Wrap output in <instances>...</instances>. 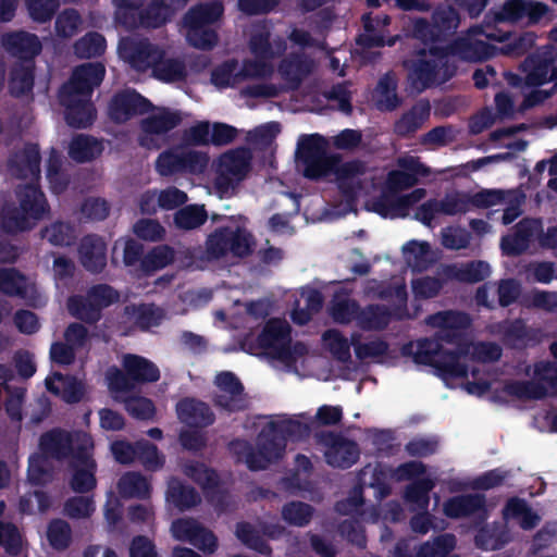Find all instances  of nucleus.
I'll return each instance as SVG.
<instances>
[{
	"label": "nucleus",
	"instance_id": "27",
	"mask_svg": "<svg viewBox=\"0 0 557 557\" xmlns=\"http://www.w3.org/2000/svg\"><path fill=\"white\" fill-rule=\"evenodd\" d=\"M174 0H152L145 9L129 17L126 22L127 28H159L165 25L174 14L172 4Z\"/></svg>",
	"mask_w": 557,
	"mask_h": 557
},
{
	"label": "nucleus",
	"instance_id": "57",
	"mask_svg": "<svg viewBox=\"0 0 557 557\" xmlns=\"http://www.w3.org/2000/svg\"><path fill=\"white\" fill-rule=\"evenodd\" d=\"M235 534L237 539L248 548L267 556L272 554V548L269 543L249 522H238L236 524Z\"/></svg>",
	"mask_w": 557,
	"mask_h": 557
},
{
	"label": "nucleus",
	"instance_id": "53",
	"mask_svg": "<svg viewBox=\"0 0 557 557\" xmlns=\"http://www.w3.org/2000/svg\"><path fill=\"white\" fill-rule=\"evenodd\" d=\"M175 251L169 245H159L150 249L141 259L140 270L146 275L164 269L174 261Z\"/></svg>",
	"mask_w": 557,
	"mask_h": 557
},
{
	"label": "nucleus",
	"instance_id": "34",
	"mask_svg": "<svg viewBox=\"0 0 557 557\" xmlns=\"http://www.w3.org/2000/svg\"><path fill=\"white\" fill-rule=\"evenodd\" d=\"M41 153L38 144L25 143L21 149L13 151L8 159V166L16 174H41Z\"/></svg>",
	"mask_w": 557,
	"mask_h": 557
},
{
	"label": "nucleus",
	"instance_id": "23",
	"mask_svg": "<svg viewBox=\"0 0 557 557\" xmlns=\"http://www.w3.org/2000/svg\"><path fill=\"white\" fill-rule=\"evenodd\" d=\"M2 45L10 55L18 59L16 63H35L42 50L38 36L25 30L3 35Z\"/></svg>",
	"mask_w": 557,
	"mask_h": 557
},
{
	"label": "nucleus",
	"instance_id": "28",
	"mask_svg": "<svg viewBox=\"0 0 557 557\" xmlns=\"http://www.w3.org/2000/svg\"><path fill=\"white\" fill-rule=\"evenodd\" d=\"M253 157L249 147L239 146L221 153L212 166L215 174H250Z\"/></svg>",
	"mask_w": 557,
	"mask_h": 557
},
{
	"label": "nucleus",
	"instance_id": "64",
	"mask_svg": "<svg viewBox=\"0 0 557 557\" xmlns=\"http://www.w3.org/2000/svg\"><path fill=\"white\" fill-rule=\"evenodd\" d=\"M322 338L332 356L339 362H348L351 359L350 345L348 339L337 330H326Z\"/></svg>",
	"mask_w": 557,
	"mask_h": 557
},
{
	"label": "nucleus",
	"instance_id": "35",
	"mask_svg": "<svg viewBox=\"0 0 557 557\" xmlns=\"http://www.w3.org/2000/svg\"><path fill=\"white\" fill-rule=\"evenodd\" d=\"M223 11V4L219 1L196 4L184 15V26L186 29L212 27L220 20Z\"/></svg>",
	"mask_w": 557,
	"mask_h": 557
},
{
	"label": "nucleus",
	"instance_id": "11",
	"mask_svg": "<svg viewBox=\"0 0 557 557\" xmlns=\"http://www.w3.org/2000/svg\"><path fill=\"white\" fill-rule=\"evenodd\" d=\"M338 189V199L335 200L334 208L339 214L357 212L358 199L363 197L368 199L371 190L375 187L371 182V176H334Z\"/></svg>",
	"mask_w": 557,
	"mask_h": 557
},
{
	"label": "nucleus",
	"instance_id": "24",
	"mask_svg": "<svg viewBox=\"0 0 557 557\" xmlns=\"http://www.w3.org/2000/svg\"><path fill=\"white\" fill-rule=\"evenodd\" d=\"M162 49L149 39L128 40L121 47V52L129 65L138 72L152 71Z\"/></svg>",
	"mask_w": 557,
	"mask_h": 557
},
{
	"label": "nucleus",
	"instance_id": "1",
	"mask_svg": "<svg viewBox=\"0 0 557 557\" xmlns=\"http://www.w3.org/2000/svg\"><path fill=\"white\" fill-rule=\"evenodd\" d=\"M470 346L465 330L438 329L433 338L404 344L400 352L412 357L417 364L434 368L436 375L447 381L468 376V366L461 358L469 355Z\"/></svg>",
	"mask_w": 557,
	"mask_h": 557
},
{
	"label": "nucleus",
	"instance_id": "60",
	"mask_svg": "<svg viewBox=\"0 0 557 557\" xmlns=\"http://www.w3.org/2000/svg\"><path fill=\"white\" fill-rule=\"evenodd\" d=\"M428 324L437 329H455L467 330L471 324V319L468 313L461 311H440L431 314Z\"/></svg>",
	"mask_w": 557,
	"mask_h": 557
},
{
	"label": "nucleus",
	"instance_id": "33",
	"mask_svg": "<svg viewBox=\"0 0 557 557\" xmlns=\"http://www.w3.org/2000/svg\"><path fill=\"white\" fill-rule=\"evenodd\" d=\"M408 69L410 87L417 92H422L440 83L437 79L440 64L436 60L419 58L412 60Z\"/></svg>",
	"mask_w": 557,
	"mask_h": 557
},
{
	"label": "nucleus",
	"instance_id": "4",
	"mask_svg": "<svg viewBox=\"0 0 557 557\" xmlns=\"http://www.w3.org/2000/svg\"><path fill=\"white\" fill-rule=\"evenodd\" d=\"M121 364L122 369L111 366L106 371L107 386L112 394H128L138 385L160 380L157 364L143 356L125 354Z\"/></svg>",
	"mask_w": 557,
	"mask_h": 557
},
{
	"label": "nucleus",
	"instance_id": "59",
	"mask_svg": "<svg viewBox=\"0 0 557 557\" xmlns=\"http://www.w3.org/2000/svg\"><path fill=\"white\" fill-rule=\"evenodd\" d=\"M314 508L300 500L286 503L282 508V518L289 525L306 527L310 523Z\"/></svg>",
	"mask_w": 557,
	"mask_h": 557
},
{
	"label": "nucleus",
	"instance_id": "19",
	"mask_svg": "<svg viewBox=\"0 0 557 557\" xmlns=\"http://www.w3.org/2000/svg\"><path fill=\"white\" fill-rule=\"evenodd\" d=\"M322 440L327 446L325 460L331 467L349 469L359 460L360 448L355 441L332 431L324 433Z\"/></svg>",
	"mask_w": 557,
	"mask_h": 557
},
{
	"label": "nucleus",
	"instance_id": "13",
	"mask_svg": "<svg viewBox=\"0 0 557 557\" xmlns=\"http://www.w3.org/2000/svg\"><path fill=\"white\" fill-rule=\"evenodd\" d=\"M171 532L175 540L187 542L206 554H213L218 549L215 534L194 518L175 519Z\"/></svg>",
	"mask_w": 557,
	"mask_h": 557
},
{
	"label": "nucleus",
	"instance_id": "30",
	"mask_svg": "<svg viewBox=\"0 0 557 557\" xmlns=\"http://www.w3.org/2000/svg\"><path fill=\"white\" fill-rule=\"evenodd\" d=\"M176 413L181 422L190 428H207L215 420L210 406L196 398L181 399L176 405Z\"/></svg>",
	"mask_w": 557,
	"mask_h": 557
},
{
	"label": "nucleus",
	"instance_id": "14",
	"mask_svg": "<svg viewBox=\"0 0 557 557\" xmlns=\"http://www.w3.org/2000/svg\"><path fill=\"white\" fill-rule=\"evenodd\" d=\"M495 332L507 348L522 349L541 343L543 332L532 327L522 318L504 320L495 324Z\"/></svg>",
	"mask_w": 557,
	"mask_h": 557
},
{
	"label": "nucleus",
	"instance_id": "58",
	"mask_svg": "<svg viewBox=\"0 0 557 557\" xmlns=\"http://www.w3.org/2000/svg\"><path fill=\"white\" fill-rule=\"evenodd\" d=\"M456 547V536L443 533L420 545L417 557H447Z\"/></svg>",
	"mask_w": 557,
	"mask_h": 557
},
{
	"label": "nucleus",
	"instance_id": "41",
	"mask_svg": "<svg viewBox=\"0 0 557 557\" xmlns=\"http://www.w3.org/2000/svg\"><path fill=\"white\" fill-rule=\"evenodd\" d=\"M230 450L237 456V461L246 463L251 471L265 470L273 460L259 447L255 449L245 440H234L230 443Z\"/></svg>",
	"mask_w": 557,
	"mask_h": 557
},
{
	"label": "nucleus",
	"instance_id": "2",
	"mask_svg": "<svg viewBox=\"0 0 557 557\" xmlns=\"http://www.w3.org/2000/svg\"><path fill=\"white\" fill-rule=\"evenodd\" d=\"M375 187L364 200V210L383 219H405L410 210L425 196L424 188H414L420 183L419 176H371Z\"/></svg>",
	"mask_w": 557,
	"mask_h": 557
},
{
	"label": "nucleus",
	"instance_id": "5",
	"mask_svg": "<svg viewBox=\"0 0 557 557\" xmlns=\"http://www.w3.org/2000/svg\"><path fill=\"white\" fill-rule=\"evenodd\" d=\"M206 258L220 260L231 253L245 258L251 255V235L243 227L220 226L210 233L205 243Z\"/></svg>",
	"mask_w": 557,
	"mask_h": 557
},
{
	"label": "nucleus",
	"instance_id": "32",
	"mask_svg": "<svg viewBox=\"0 0 557 557\" xmlns=\"http://www.w3.org/2000/svg\"><path fill=\"white\" fill-rule=\"evenodd\" d=\"M431 104L428 99H419L394 123V133L403 138L410 137L429 120Z\"/></svg>",
	"mask_w": 557,
	"mask_h": 557
},
{
	"label": "nucleus",
	"instance_id": "3",
	"mask_svg": "<svg viewBox=\"0 0 557 557\" xmlns=\"http://www.w3.org/2000/svg\"><path fill=\"white\" fill-rule=\"evenodd\" d=\"M327 139L319 134H304L298 138L295 160L304 168L300 174H364L358 160L344 161L337 152H329Z\"/></svg>",
	"mask_w": 557,
	"mask_h": 557
},
{
	"label": "nucleus",
	"instance_id": "7",
	"mask_svg": "<svg viewBox=\"0 0 557 557\" xmlns=\"http://www.w3.org/2000/svg\"><path fill=\"white\" fill-rule=\"evenodd\" d=\"M209 161L207 152L173 147L158 156L156 170L158 174H205Z\"/></svg>",
	"mask_w": 557,
	"mask_h": 557
},
{
	"label": "nucleus",
	"instance_id": "50",
	"mask_svg": "<svg viewBox=\"0 0 557 557\" xmlns=\"http://www.w3.org/2000/svg\"><path fill=\"white\" fill-rule=\"evenodd\" d=\"M287 442L272 421L264 426L258 435L257 447L265 453L273 461L283 457Z\"/></svg>",
	"mask_w": 557,
	"mask_h": 557
},
{
	"label": "nucleus",
	"instance_id": "16",
	"mask_svg": "<svg viewBox=\"0 0 557 557\" xmlns=\"http://www.w3.org/2000/svg\"><path fill=\"white\" fill-rule=\"evenodd\" d=\"M152 109L150 100L135 89L127 88L113 95L108 104V115L113 122L121 124Z\"/></svg>",
	"mask_w": 557,
	"mask_h": 557
},
{
	"label": "nucleus",
	"instance_id": "17",
	"mask_svg": "<svg viewBox=\"0 0 557 557\" xmlns=\"http://www.w3.org/2000/svg\"><path fill=\"white\" fill-rule=\"evenodd\" d=\"M548 12L547 4L534 0H505L494 12V20L499 23L527 22L528 25L537 24Z\"/></svg>",
	"mask_w": 557,
	"mask_h": 557
},
{
	"label": "nucleus",
	"instance_id": "51",
	"mask_svg": "<svg viewBox=\"0 0 557 557\" xmlns=\"http://www.w3.org/2000/svg\"><path fill=\"white\" fill-rule=\"evenodd\" d=\"M364 34L359 35L357 44L363 48H383L394 47L397 41L401 39L399 35H394L385 38L384 34L375 33V26L373 25V17L371 12L363 13L361 16Z\"/></svg>",
	"mask_w": 557,
	"mask_h": 557
},
{
	"label": "nucleus",
	"instance_id": "48",
	"mask_svg": "<svg viewBox=\"0 0 557 557\" xmlns=\"http://www.w3.org/2000/svg\"><path fill=\"white\" fill-rule=\"evenodd\" d=\"M40 236L55 247L72 246L77 239L75 225L60 220L41 228Z\"/></svg>",
	"mask_w": 557,
	"mask_h": 557
},
{
	"label": "nucleus",
	"instance_id": "38",
	"mask_svg": "<svg viewBox=\"0 0 557 557\" xmlns=\"http://www.w3.org/2000/svg\"><path fill=\"white\" fill-rule=\"evenodd\" d=\"M35 63H13L10 73L8 88L14 98H22L33 92L35 84Z\"/></svg>",
	"mask_w": 557,
	"mask_h": 557
},
{
	"label": "nucleus",
	"instance_id": "9",
	"mask_svg": "<svg viewBox=\"0 0 557 557\" xmlns=\"http://www.w3.org/2000/svg\"><path fill=\"white\" fill-rule=\"evenodd\" d=\"M183 121L182 113L177 110L168 108L161 109L158 113L150 114L140 121V133L138 144L146 149L158 150L164 144L161 136L166 135L172 129L181 125Z\"/></svg>",
	"mask_w": 557,
	"mask_h": 557
},
{
	"label": "nucleus",
	"instance_id": "6",
	"mask_svg": "<svg viewBox=\"0 0 557 557\" xmlns=\"http://www.w3.org/2000/svg\"><path fill=\"white\" fill-rule=\"evenodd\" d=\"M536 381H509L504 391L518 399H543L548 395V387L557 393V362L539 361L534 364Z\"/></svg>",
	"mask_w": 557,
	"mask_h": 557
},
{
	"label": "nucleus",
	"instance_id": "49",
	"mask_svg": "<svg viewBox=\"0 0 557 557\" xmlns=\"http://www.w3.org/2000/svg\"><path fill=\"white\" fill-rule=\"evenodd\" d=\"M166 499L181 511L190 509L201 502L200 495L195 487L175 479L169 483Z\"/></svg>",
	"mask_w": 557,
	"mask_h": 557
},
{
	"label": "nucleus",
	"instance_id": "18",
	"mask_svg": "<svg viewBox=\"0 0 557 557\" xmlns=\"http://www.w3.org/2000/svg\"><path fill=\"white\" fill-rule=\"evenodd\" d=\"M59 100L64 107V119L69 126L84 129L92 125L97 111L90 97L71 94L65 89L59 91Z\"/></svg>",
	"mask_w": 557,
	"mask_h": 557
},
{
	"label": "nucleus",
	"instance_id": "15",
	"mask_svg": "<svg viewBox=\"0 0 557 557\" xmlns=\"http://www.w3.org/2000/svg\"><path fill=\"white\" fill-rule=\"evenodd\" d=\"M214 384L221 394L213 397L214 406L232 413L244 411L248 408V399L240 380L230 371L220 372L214 380Z\"/></svg>",
	"mask_w": 557,
	"mask_h": 557
},
{
	"label": "nucleus",
	"instance_id": "20",
	"mask_svg": "<svg viewBox=\"0 0 557 557\" xmlns=\"http://www.w3.org/2000/svg\"><path fill=\"white\" fill-rule=\"evenodd\" d=\"M280 131V123L270 122L256 127L247 135V141L252 146L260 164L268 170L276 169L274 140Z\"/></svg>",
	"mask_w": 557,
	"mask_h": 557
},
{
	"label": "nucleus",
	"instance_id": "55",
	"mask_svg": "<svg viewBox=\"0 0 557 557\" xmlns=\"http://www.w3.org/2000/svg\"><path fill=\"white\" fill-rule=\"evenodd\" d=\"M92 305L87 294L70 296L66 302L69 313L87 324H96L101 319Z\"/></svg>",
	"mask_w": 557,
	"mask_h": 557
},
{
	"label": "nucleus",
	"instance_id": "25",
	"mask_svg": "<svg viewBox=\"0 0 557 557\" xmlns=\"http://www.w3.org/2000/svg\"><path fill=\"white\" fill-rule=\"evenodd\" d=\"M36 183L32 182L16 190L20 209L36 224L50 213V206L45 193L39 186L41 176H33Z\"/></svg>",
	"mask_w": 557,
	"mask_h": 557
},
{
	"label": "nucleus",
	"instance_id": "10",
	"mask_svg": "<svg viewBox=\"0 0 557 557\" xmlns=\"http://www.w3.org/2000/svg\"><path fill=\"white\" fill-rule=\"evenodd\" d=\"M253 346L269 350L274 359L293 360L290 326L280 319L269 320L257 336Z\"/></svg>",
	"mask_w": 557,
	"mask_h": 557
},
{
	"label": "nucleus",
	"instance_id": "45",
	"mask_svg": "<svg viewBox=\"0 0 557 557\" xmlns=\"http://www.w3.org/2000/svg\"><path fill=\"white\" fill-rule=\"evenodd\" d=\"M152 76L162 83L183 82L187 77L185 62L178 58H166L162 49L161 57L156 61Z\"/></svg>",
	"mask_w": 557,
	"mask_h": 557
},
{
	"label": "nucleus",
	"instance_id": "39",
	"mask_svg": "<svg viewBox=\"0 0 557 557\" xmlns=\"http://www.w3.org/2000/svg\"><path fill=\"white\" fill-rule=\"evenodd\" d=\"M397 79L393 72L383 74L374 88L373 98L380 111L392 112L401 104L397 95Z\"/></svg>",
	"mask_w": 557,
	"mask_h": 557
},
{
	"label": "nucleus",
	"instance_id": "40",
	"mask_svg": "<svg viewBox=\"0 0 557 557\" xmlns=\"http://www.w3.org/2000/svg\"><path fill=\"white\" fill-rule=\"evenodd\" d=\"M487 37L503 42L502 47L498 48V53L513 58L528 53L536 40L535 33L530 30L513 36L510 33H505L500 37L494 35H487Z\"/></svg>",
	"mask_w": 557,
	"mask_h": 557
},
{
	"label": "nucleus",
	"instance_id": "43",
	"mask_svg": "<svg viewBox=\"0 0 557 557\" xmlns=\"http://www.w3.org/2000/svg\"><path fill=\"white\" fill-rule=\"evenodd\" d=\"M103 146L97 138L78 134L74 136L69 145V157L77 163H85L95 160L102 153Z\"/></svg>",
	"mask_w": 557,
	"mask_h": 557
},
{
	"label": "nucleus",
	"instance_id": "61",
	"mask_svg": "<svg viewBox=\"0 0 557 557\" xmlns=\"http://www.w3.org/2000/svg\"><path fill=\"white\" fill-rule=\"evenodd\" d=\"M52 476V469L49 465V458L41 453L29 456L27 467V480L32 485L42 486L47 484Z\"/></svg>",
	"mask_w": 557,
	"mask_h": 557
},
{
	"label": "nucleus",
	"instance_id": "52",
	"mask_svg": "<svg viewBox=\"0 0 557 557\" xmlns=\"http://www.w3.org/2000/svg\"><path fill=\"white\" fill-rule=\"evenodd\" d=\"M0 225L7 234H18L32 230L36 223L17 206H4L1 210Z\"/></svg>",
	"mask_w": 557,
	"mask_h": 557
},
{
	"label": "nucleus",
	"instance_id": "47",
	"mask_svg": "<svg viewBox=\"0 0 557 557\" xmlns=\"http://www.w3.org/2000/svg\"><path fill=\"white\" fill-rule=\"evenodd\" d=\"M208 220L205 205H185L173 214V224L180 231H193L202 226Z\"/></svg>",
	"mask_w": 557,
	"mask_h": 557
},
{
	"label": "nucleus",
	"instance_id": "37",
	"mask_svg": "<svg viewBox=\"0 0 557 557\" xmlns=\"http://www.w3.org/2000/svg\"><path fill=\"white\" fill-rule=\"evenodd\" d=\"M454 53L470 62H482L498 54V47L473 38H462L453 45Z\"/></svg>",
	"mask_w": 557,
	"mask_h": 557
},
{
	"label": "nucleus",
	"instance_id": "62",
	"mask_svg": "<svg viewBox=\"0 0 557 557\" xmlns=\"http://www.w3.org/2000/svg\"><path fill=\"white\" fill-rule=\"evenodd\" d=\"M47 540L50 546L55 550H65L72 542V529L67 521L63 519H52L48 523Z\"/></svg>",
	"mask_w": 557,
	"mask_h": 557
},
{
	"label": "nucleus",
	"instance_id": "42",
	"mask_svg": "<svg viewBox=\"0 0 557 557\" xmlns=\"http://www.w3.org/2000/svg\"><path fill=\"white\" fill-rule=\"evenodd\" d=\"M392 321V312L385 305L370 304L360 308L357 324L363 331H383Z\"/></svg>",
	"mask_w": 557,
	"mask_h": 557
},
{
	"label": "nucleus",
	"instance_id": "8",
	"mask_svg": "<svg viewBox=\"0 0 557 557\" xmlns=\"http://www.w3.org/2000/svg\"><path fill=\"white\" fill-rule=\"evenodd\" d=\"M75 459L70 461L72 476L70 487L75 493H89L97 486V463L92 457L94 442L90 435H79Z\"/></svg>",
	"mask_w": 557,
	"mask_h": 557
},
{
	"label": "nucleus",
	"instance_id": "21",
	"mask_svg": "<svg viewBox=\"0 0 557 557\" xmlns=\"http://www.w3.org/2000/svg\"><path fill=\"white\" fill-rule=\"evenodd\" d=\"M106 75V67L101 62H88L77 65L67 83L60 90L71 94L90 97L96 87L100 86Z\"/></svg>",
	"mask_w": 557,
	"mask_h": 557
},
{
	"label": "nucleus",
	"instance_id": "44",
	"mask_svg": "<svg viewBox=\"0 0 557 557\" xmlns=\"http://www.w3.org/2000/svg\"><path fill=\"white\" fill-rule=\"evenodd\" d=\"M117 491L121 497L125 499H149L151 496V484L141 473L129 471L119 479Z\"/></svg>",
	"mask_w": 557,
	"mask_h": 557
},
{
	"label": "nucleus",
	"instance_id": "29",
	"mask_svg": "<svg viewBox=\"0 0 557 557\" xmlns=\"http://www.w3.org/2000/svg\"><path fill=\"white\" fill-rule=\"evenodd\" d=\"M440 274L445 280L474 284L484 281L491 274V267L486 261L474 260L463 264H441Z\"/></svg>",
	"mask_w": 557,
	"mask_h": 557
},
{
	"label": "nucleus",
	"instance_id": "22",
	"mask_svg": "<svg viewBox=\"0 0 557 557\" xmlns=\"http://www.w3.org/2000/svg\"><path fill=\"white\" fill-rule=\"evenodd\" d=\"M443 512L449 519L478 515L480 523H483L487 518L486 497L479 493L451 496L444 502Z\"/></svg>",
	"mask_w": 557,
	"mask_h": 557
},
{
	"label": "nucleus",
	"instance_id": "26",
	"mask_svg": "<svg viewBox=\"0 0 557 557\" xmlns=\"http://www.w3.org/2000/svg\"><path fill=\"white\" fill-rule=\"evenodd\" d=\"M313 70V61L304 52H290L283 58L277 72L292 90H297Z\"/></svg>",
	"mask_w": 557,
	"mask_h": 557
},
{
	"label": "nucleus",
	"instance_id": "63",
	"mask_svg": "<svg viewBox=\"0 0 557 557\" xmlns=\"http://www.w3.org/2000/svg\"><path fill=\"white\" fill-rule=\"evenodd\" d=\"M136 460L148 471H157L165 463V457L158 447L149 441L141 440L136 442Z\"/></svg>",
	"mask_w": 557,
	"mask_h": 557
},
{
	"label": "nucleus",
	"instance_id": "12",
	"mask_svg": "<svg viewBox=\"0 0 557 557\" xmlns=\"http://www.w3.org/2000/svg\"><path fill=\"white\" fill-rule=\"evenodd\" d=\"M79 435H88L85 432L72 433L61 428H53L39 437L38 448L49 459L63 461L75 459L76 447L81 443Z\"/></svg>",
	"mask_w": 557,
	"mask_h": 557
},
{
	"label": "nucleus",
	"instance_id": "31",
	"mask_svg": "<svg viewBox=\"0 0 557 557\" xmlns=\"http://www.w3.org/2000/svg\"><path fill=\"white\" fill-rule=\"evenodd\" d=\"M79 257L86 271L101 273L107 265V244L98 235H86L79 245Z\"/></svg>",
	"mask_w": 557,
	"mask_h": 557
},
{
	"label": "nucleus",
	"instance_id": "46",
	"mask_svg": "<svg viewBox=\"0 0 557 557\" xmlns=\"http://www.w3.org/2000/svg\"><path fill=\"white\" fill-rule=\"evenodd\" d=\"M53 377L61 383L62 387L59 388L53 381L47 379L46 387L50 393L60 396L67 404H76L83 399L85 389L82 382L60 372H55Z\"/></svg>",
	"mask_w": 557,
	"mask_h": 557
},
{
	"label": "nucleus",
	"instance_id": "36",
	"mask_svg": "<svg viewBox=\"0 0 557 557\" xmlns=\"http://www.w3.org/2000/svg\"><path fill=\"white\" fill-rule=\"evenodd\" d=\"M554 58L546 53L529 54L521 64V70L525 72L524 85L528 87H540L548 83V73Z\"/></svg>",
	"mask_w": 557,
	"mask_h": 557
},
{
	"label": "nucleus",
	"instance_id": "54",
	"mask_svg": "<svg viewBox=\"0 0 557 557\" xmlns=\"http://www.w3.org/2000/svg\"><path fill=\"white\" fill-rule=\"evenodd\" d=\"M185 474L198 484L205 493L214 491L220 485L218 472L200 461H191L185 466Z\"/></svg>",
	"mask_w": 557,
	"mask_h": 557
},
{
	"label": "nucleus",
	"instance_id": "56",
	"mask_svg": "<svg viewBox=\"0 0 557 557\" xmlns=\"http://www.w3.org/2000/svg\"><path fill=\"white\" fill-rule=\"evenodd\" d=\"M107 41L103 35L97 32H89L76 40L73 46L74 53L79 59H91L104 53Z\"/></svg>",
	"mask_w": 557,
	"mask_h": 557
}]
</instances>
